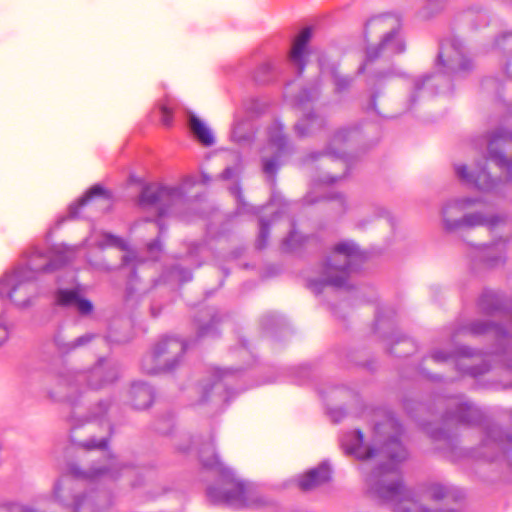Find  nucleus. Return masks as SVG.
I'll return each instance as SVG.
<instances>
[{
	"instance_id": "f257e3e1",
	"label": "nucleus",
	"mask_w": 512,
	"mask_h": 512,
	"mask_svg": "<svg viewBox=\"0 0 512 512\" xmlns=\"http://www.w3.org/2000/svg\"><path fill=\"white\" fill-rule=\"evenodd\" d=\"M403 432L401 424L392 415L375 426V440L385 439L380 448L366 447L363 434L354 430L343 434L340 444L346 454L366 461L362 470L368 469L369 462L377 466L367 476L371 492L385 502L394 503L395 512H455L464 499L461 489L432 482L421 494L406 490L402 485L399 464L407 458V450L400 442Z\"/></svg>"
},
{
	"instance_id": "f03ea898",
	"label": "nucleus",
	"mask_w": 512,
	"mask_h": 512,
	"mask_svg": "<svg viewBox=\"0 0 512 512\" xmlns=\"http://www.w3.org/2000/svg\"><path fill=\"white\" fill-rule=\"evenodd\" d=\"M77 253L75 247L59 245L46 253L34 249L22 265L0 278V304L9 300L15 306L26 307L35 293L34 280L40 273H50L72 261Z\"/></svg>"
},
{
	"instance_id": "7ed1b4c3",
	"label": "nucleus",
	"mask_w": 512,
	"mask_h": 512,
	"mask_svg": "<svg viewBox=\"0 0 512 512\" xmlns=\"http://www.w3.org/2000/svg\"><path fill=\"white\" fill-rule=\"evenodd\" d=\"M197 451L202 465L205 468L215 470L221 477L224 488L210 486L207 496L213 503H222L231 507H245L248 505V490L242 481H239L233 471L226 467L215 453L212 440L198 443Z\"/></svg>"
},
{
	"instance_id": "20e7f679",
	"label": "nucleus",
	"mask_w": 512,
	"mask_h": 512,
	"mask_svg": "<svg viewBox=\"0 0 512 512\" xmlns=\"http://www.w3.org/2000/svg\"><path fill=\"white\" fill-rule=\"evenodd\" d=\"M439 74L425 75L414 82V94L410 101L415 102V94L437 93L435 86L438 85L444 77H458L472 69V62L466 58L461 41L456 38L444 40L440 44L439 53L435 64Z\"/></svg>"
},
{
	"instance_id": "39448f33",
	"label": "nucleus",
	"mask_w": 512,
	"mask_h": 512,
	"mask_svg": "<svg viewBox=\"0 0 512 512\" xmlns=\"http://www.w3.org/2000/svg\"><path fill=\"white\" fill-rule=\"evenodd\" d=\"M185 192L183 185H163L152 183L146 185L139 198L140 207L152 212L160 233L163 231L161 219L169 216H180V210L185 206ZM148 220H151L150 218Z\"/></svg>"
},
{
	"instance_id": "423d86ee",
	"label": "nucleus",
	"mask_w": 512,
	"mask_h": 512,
	"mask_svg": "<svg viewBox=\"0 0 512 512\" xmlns=\"http://www.w3.org/2000/svg\"><path fill=\"white\" fill-rule=\"evenodd\" d=\"M364 259V253L355 242L345 240L338 243L325 262L321 284L347 287L349 276L358 271Z\"/></svg>"
},
{
	"instance_id": "0eeeda50",
	"label": "nucleus",
	"mask_w": 512,
	"mask_h": 512,
	"mask_svg": "<svg viewBox=\"0 0 512 512\" xmlns=\"http://www.w3.org/2000/svg\"><path fill=\"white\" fill-rule=\"evenodd\" d=\"M367 29L374 28L383 31L380 43L375 47H368L364 63L358 72L364 73L368 65L379 57H390L405 50V43L400 33L401 20L395 14H383L371 18L367 22Z\"/></svg>"
},
{
	"instance_id": "6e6552de",
	"label": "nucleus",
	"mask_w": 512,
	"mask_h": 512,
	"mask_svg": "<svg viewBox=\"0 0 512 512\" xmlns=\"http://www.w3.org/2000/svg\"><path fill=\"white\" fill-rule=\"evenodd\" d=\"M118 376V370L110 361L100 359L99 362L89 371L68 372L62 376L59 382V391L63 394L61 399L74 403L73 393L85 382L91 389H99L108 383L113 382Z\"/></svg>"
},
{
	"instance_id": "1a4fd4ad",
	"label": "nucleus",
	"mask_w": 512,
	"mask_h": 512,
	"mask_svg": "<svg viewBox=\"0 0 512 512\" xmlns=\"http://www.w3.org/2000/svg\"><path fill=\"white\" fill-rule=\"evenodd\" d=\"M476 201V199L464 197L447 202L442 209L443 224L445 229L452 231L461 227L472 228L476 226H486L490 230H494L504 223V219L502 217H487L480 212L466 214L462 218L456 217L465 209L473 206Z\"/></svg>"
},
{
	"instance_id": "9d476101",
	"label": "nucleus",
	"mask_w": 512,
	"mask_h": 512,
	"mask_svg": "<svg viewBox=\"0 0 512 512\" xmlns=\"http://www.w3.org/2000/svg\"><path fill=\"white\" fill-rule=\"evenodd\" d=\"M188 344L174 337H163L154 346L150 355L142 362L143 370L148 374L170 372L179 364Z\"/></svg>"
},
{
	"instance_id": "9b49d317",
	"label": "nucleus",
	"mask_w": 512,
	"mask_h": 512,
	"mask_svg": "<svg viewBox=\"0 0 512 512\" xmlns=\"http://www.w3.org/2000/svg\"><path fill=\"white\" fill-rule=\"evenodd\" d=\"M478 306L487 315H498L511 320L508 327L489 324L482 321L473 322L468 331L474 335L492 333L497 338L512 336V312L504 305L501 297L493 291H484L479 298Z\"/></svg>"
},
{
	"instance_id": "f8f14e48",
	"label": "nucleus",
	"mask_w": 512,
	"mask_h": 512,
	"mask_svg": "<svg viewBox=\"0 0 512 512\" xmlns=\"http://www.w3.org/2000/svg\"><path fill=\"white\" fill-rule=\"evenodd\" d=\"M210 373L211 379L200 387L201 397L198 403L210 401L220 406L232 397L231 386L238 379V370L213 368Z\"/></svg>"
},
{
	"instance_id": "ddd939ff",
	"label": "nucleus",
	"mask_w": 512,
	"mask_h": 512,
	"mask_svg": "<svg viewBox=\"0 0 512 512\" xmlns=\"http://www.w3.org/2000/svg\"><path fill=\"white\" fill-rule=\"evenodd\" d=\"M264 152L271 153L262 157V169L273 185L276 173L282 164V158L289 153L288 141L283 134V125L278 121L268 128V144Z\"/></svg>"
},
{
	"instance_id": "4468645a",
	"label": "nucleus",
	"mask_w": 512,
	"mask_h": 512,
	"mask_svg": "<svg viewBox=\"0 0 512 512\" xmlns=\"http://www.w3.org/2000/svg\"><path fill=\"white\" fill-rule=\"evenodd\" d=\"M486 142L488 158L506 172L507 181L512 180V133L499 129Z\"/></svg>"
},
{
	"instance_id": "2eb2a0df",
	"label": "nucleus",
	"mask_w": 512,
	"mask_h": 512,
	"mask_svg": "<svg viewBox=\"0 0 512 512\" xmlns=\"http://www.w3.org/2000/svg\"><path fill=\"white\" fill-rule=\"evenodd\" d=\"M510 447H512V429L503 430L496 424H490L484 428V436L479 448L481 451L477 456L492 461Z\"/></svg>"
},
{
	"instance_id": "dca6fc26",
	"label": "nucleus",
	"mask_w": 512,
	"mask_h": 512,
	"mask_svg": "<svg viewBox=\"0 0 512 512\" xmlns=\"http://www.w3.org/2000/svg\"><path fill=\"white\" fill-rule=\"evenodd\" d=\"M448 411L443 415L444 421H455L460 424L475 426L483 420L482 411L467 402L463 397H453L447 400Z\"/></svg>"
},
{
	"instance_id": "f3484780",
	"label": "nucleus",
	"mask_w": 512,
	"mask_h": 512,
	"mask_svg": "<svg viewBox=\"0 0 512 512\" xmlns=\"http://www.w3.org/2000/svg\"><path fill=\"white\" fill-rule=\"evenodd\" d=\"M457 177L466 185L484 192H493L497 189L498 181L491 178L484 168L476 171H469L464 164L455 165Z\"/></svg>"
},
{
	"instance_id": "a211bd4d",
	"label": "nucleus",
	"mask_w": 512,
	"mask_h": 512,
	"mask_svg": "<svg viewBox=\"0 0 512 512\" xmlns=\"http://www.w3.org/2000/svg\"><path fill=\"white\" fill-rule=\"evenodd\" d=\"M107 462V465L93 467L87 472H83L79 467L73 465L70 468V473L76 479H83L90 482L101 479H116L119 476V463L116 458L109 453H107Z\"/></svg>"
},
{
	"instance_id": "6ab92c4d",
	"label": "nucleus",
	"mask_w": 512,
	"mask_h": 512,
	"mask_svg": "<svg viewBox=\"0 0 512 512\" xmlns=\"http://www.w3.org/2000/svg\"><path fill=\"white\" fill-rule=\"evenodd\" d=\"M312 37L310 27L303 28L295 37L289 53V62L297 68L298 74H302L306 67V60L310 53L308 44Z\"/></svg>"
},
{
	"instance_id": "aec40b11",
	"label": "nucleus",
	"mask_w": 512,
	"mask_h": 512,
	"mask_svg": "<svg viewBox=\"0 0 512 512\" xmlns=\"http://www.w3.org/2000/svg\"><path fill=\"white\" fill-rule=\"evenodd\" d=\"M87 241L101 249L106 247H115L122 251H126L127 253L123 256V262L125 265L130 264L135 259V254L133 251L129 250L128 243L123 238L114 234L93 230Z\"/></svg>"
},
{
	"instance_id": "412c9836",
	"label": "nucleus",
	"mask_w": 512,
	"mask_h": 512,
	"mask_svg": "<svg viewBox=\"0 0 512 512\" xmlns=\"http://www.w3.org/2000/svg\"><path fill=\"white\" fill-rule=\"evenodd\" d=\"M331 478V469L326 462L321 463L316 468L309 470L298 479V486L303 491L311 490Z\"/></svg>"
},
{
	"instance_id": "4be33fe9",
	"label": "nucleus",
	"mask_w": 512,
	"mask_h": 512,
	"mask_svg": "<svg viewBox=\"0 0 512 512\" xmlns=\"http://www.w3.org/2000/svg\"><path fill=\"white\" fill-rule=\"evenodd\" d=\"M56 300L59 305L75 307L82 315H88L93 311V304L82 298L75 290L60 289L57 292Z\"/></svg>"
},
{
	"instance_id": "5701e85b",
	"label": "nucleus",
	"mask_w": 512,
	"mask_h": 512,
	"mask_svg": "<svg viewBox=\"0 0 512 512\" xmlns=\"http://www.w3.org/2000/svg\"><path fill=\"white\" fill-rule=\"evenodd\" d=\"M99 198L108 200V196H105V190L100 185H95L91 187L77 203H73L69 206L68 217H80V209L95 205Z\"/></svg>"
},
{
	"instance_id": "b1692460",
	"label": "nucleus",
	"mask_w": 512,
	"mask_h": 512,
	"mask_svg": "<svg viewBox=\"0 0 512 512\" xmlns=\"http://www.w3.org/2000/svg\"><path fill=\"white\" fill-rule=\"evenodd\" d=\"M481 256L489 267L497 266L505 261V241H497L490 245H483Z\"/></svg>"
},
{
	"instance_id": "393cba45",
	"label": "nucleus",
	"mask_w": 512,
	"mask_h": 512,
	"mask_svg": "<svg viewBox=\"0 0 512 512\" xmlns=\"http://www.w3.org/2000/svg\"><path fill=\"white\" fill-rule=\"evenodd\" d=\"M131 394L134 397L133 405L136 409H146L154 400L153 388L143 382L133 384Z\"/></svg>"
},
{
	"instance_id": "a878e982",
	"label": "nucleus",
	"mask_w": 512,
	"mask_h": 512,
	"mask_svg": "<svg viewBox=\"0 0 512 512\" xmlns=\"http://www.w3.org/2000/svg\"><path fill=\"white\" fill-rule=\"evenodd\" d=\"M189 128L195 138L204 146H211L215 139L208 126L194 114L189 115Z\"/></svg>"
},
{
	"instance_id": "bb28decb",
	"label": "nucleus",
	"mask_w": 512,
	"mask_h": 512,
	"mask_svg": "<svg viewBox=\"0 0 512 512\" xmlns=\"http://www.w3.org/2000/svg\"><path fill=\"white\" fill-rule=\"evenodd\" d=\"M255 136L253 124L250 120H235L231 137L238 144L250 143Z\"/></svg>"
},
{
	"instance_id": "cd10ccee",
	"label": "nucleus",
	"mask_w": 512,
	"mask_h": 512,
	"mask_svg": "<svg viewBox=\"0 0 512 512\" xmlns=\"http://www.w3.org/2000/svg\"><path fill=\"white\" fill-rule=\"evenodd\" d=\"M323 125V120L314 113H307L295 125V131L298 136L305 137L316 130L320 129Z\"/></svg>"
},
{
	"instance_id": "c85d7f7f",
	"label": "nucleus",
	"mask_w": 512,
	"mask_h": 512,
	"mask_svg": "<svg viewBox=\"0 0 512 512\" xmlns=\"http://www.w3.org/2000/svg\"><path fill=\"white\" fill-rule=\"evenodd\" d=\"M349 133H350L349 129H342V130L338 131L334 135V137L332 139V142H331V145L325 151L324 156H327L330 159L340 160L342 162V164L344 166H346L347 165V160H346L345 155L343 153H339V152H336L335 150H333L332 146L335 145V144L342 143L343 141H345L347 139V136H348Z\"/></svg>"
},
{
	"instance_id": "c756f323",
	"label": "nucleus",
	"mask_w": 512,
	"mask_h": 512,
	"mask_svg": "<svg viewBox=\"0 0 512 512\" xmlns=\"http://www.w3.org/2000/svg\"><path fill=\"white\" fill-rule=\"evenodd\" d=\"M230 193L235 196L237 202V210L239 213H251V214H259L263 207H254L250 206L244 202L242 191L239 183H236L229 187Z\"/></svg>"
},
{
	"instance_id": "7c9ffc66",
	"label": "nucleus",
	"mask_w": 512,
	"mask_h": 512,
	"mask_svg": "<svg viewBox=\"0 0 512 512\" xmlns=\"http://www.w3.org/2000/svg\"><path fill=\"white\" fill-rule=\"evenodd\" d=\"M73 512H97L96 502L92 495H84L75 499Z\"/></svg>"
},
{
	"instance_id": "2f4dec72",
	"label": "nucleus",
	"mask_w": 512,
	"mask_h": 512,
	"mask_svg": "<svg viewBox=\"0 0 512 512\" xmlns=\"http://www.w3.org/2000/svg\"><path fill=\"white\" fill-rule=\"evenodd\" d=\"M94 337H95L94 334L87 333V334H85L83 336H80V337L76 338L74 341L69 342V343H62L61 340H60V337H56L55 342H56L57 346L60 349H62L64 352H69V351H72V350L76 349L77 347L86 345Z\"/></svg>"
},
{
	"instance_id": "473e14b6",
	"label": "nucleus",
	"mask_w": 512,
	"mask_h": 512,
	"mask_svg": "<svg viewBox=\"0 0 512 512\" xmlns=\"http://www.w3.org/2000/svg\"><path fill=\"white\" fill-rule=\"evenodd\" d=\"M329 73L335 85L336 92H342L346 90L352 83L351 78L339 74L337 66L335 65L331 67Z\"/></svg>"
},
{
	"instance_id": "72a5a7b5",
	"label": "nucleus",
	"mask_w": 512,
	"mask_h": 512,
	"mask_svg": "<svg viewBox=\"0 0 512 512\" xmlns=\"http://www.w3.org/2000/svg\"><path fill=\"white\" fill-rule=\"evenodd\" d=\"M319 95L318 87H312L309 89H303L299 96L295 99V105L298 108H304L309 102L316 99Z\"/></svg>"
},
{
	"instance_id": "f704fd0d",
	"label": "nucleus",
	"mask_w": 512,
	"mask_h": 512,
	"mask_svg": "<svg viewBox=\"0 0 512 512\" xmlns=\"http://www.w3.org/2000/svg\"><path fill=\"white\" fill-rule=\"evenodd\" d=\"M218 322H219V318L216 316H213L210 319L209 323H207L205 325H200L199 330H198V337L203 338V337L217 336L218 335V329H217Z\"/></svg>"
},
{
	"instance_id": "c9c22d12",
	"label": "nucleus",
	"mask_w": 512,
	"mask_h": 512,
	"mask_svg": "<svg viewBox=\"0 0 512 512\" xmlns=\"http://www.w3.org/2000/svg\"><path fill=\"white\" fill-rule=\"evenodd\" d=\"M270 225V220H266L263 218L260 219L259 235L256 241V246L258 249H263L266 247L269 238Z\"/></svg>"
},
{
	"instance_id": "e433bc0d",
	"label": "nucleus",
	"mask_w": 512,
	"mask_h": 512,
	"mask_svg": "<svg viewBox=\"0 0 512 512\" xmlns=\"http://www.w3.org/2000/svg\"><path fill=\"white\" fill-rule=\"evenodd\" d=\"M303 241L302 236L293 227L287 238L284 239L282 247L285 251H293Z\"/></svg>"
},
{
	"instance_id": "4c0bfd02",
	"label": "nucleus",
	"mask_w": 512,
	"mask_h": 512,
	"mask_svg": "<svg viewBox=\"0 0 512 512\" xmlns=\"http://www.w3.org/2000/svg\"><path fill=\"white\" fill-rule=\"evenodd\" d=\"M242 165H241V159L239 156H237V163L232 167H226L225 170L221 174V178L223 180H232L238 178L239 174L241 173Z\"/></svg>"
},
{
	"instance_id": "58836bf2",
	"label": "nucleus",
	"mask_w": 512,
	"mask_h": 512,
	"mask_svg": "<svg viewBox=\"0 0 512 512\" xmlns=\"http://www.w3.org/2000/svg\"><path fill=\"white\" fill-rule=\"evenodd\" d=\"M170 276L181 283L188 282L192 279L191 271L180 267H173L170 271Z\"/></svg>"
},
{
	"instance_id": "ea45409f",
	"label": "nucleus",
	"mask_w": 512,
	"mask_h": 512,
	"mask_svg": "<svg viewBox=\"0 0 512 512\" xmlns=\"http://www.w3.org/2000/svg\"><path fill=\"white\" fill-rule=\"evenodd\" d=\"M496 47L506 54H512V32L502 35L496 40Z\"/></svg>"
},
{
	"instance_id": "a19ab883",
	"label": "nucleus",
	"mask_w": 512,
	"mask_h": 512,
	"mask_svg": "<svg viewBox=\"0 0 512 512\" xmlns=\"http://www.w3.org/2000/svg\"><path fill=\"white\" fill-rule=\"evenodd\" d=\"M81 446L87 450L91 449H99L105 450L107 447V439L103 438L101 440H97L96 438H91L88 441L81 443Z\"/></svg>"
},
{
	"instance_id": "79ce46f5",
	"label": "nucleus",
	"mask_w": 512,
	"mask_h": 512,
	"mask_svg": "<svg viewBox=\"0 0 512 512\" xmlns=\"http://www.w3.org/2000/svg\"><path fill=\"white\" fill-rule=\"evenodd\" d=\"M97 409H98V412L93 414V416H92L93 419L94 420H99L101 422V424L105 423L107 428H108V430L111 432L112 427H111L109 421L103 419L104 415L107 413L108 405L106 403H100L98 405Z\"/></svg>"
},
{
	"instance_id": "37998d69",
	"label": "nucleus",
	"mask_w": 512,
	"mask_h": 512,
	"mask_svg": "<svg viewBox=\"0 0 512 512\" xmlns=\"http://www.w3.org/2000/svg\"><path fill=\"white\" fill-rule=\"evenodd\" d=\"M0 512H36L28 506L19 503H12L7 506L1 507Z\"/></svg>"
},
{
	"instance_id": "c03bdc74",
	"label": "nucleus",
	"mask_w": 512,
	"mask_h": 512,
	"mask_svg": "<svg viewBox=\"0 0 512 512\" xmlns=\"http://www.w3.org/2000/svg\"><path fill=\"white\" fill-rule=\"evenodd\" d=\"M274 205H279L282 208L280 210L274 212L273 219H272L273 221L276 218H278L280 214L285 213V208H287L289 206V204L282 203V201H281L279 196L273 195L272 198H271L270 203L268 204V207H272Z\"/></svg>"
},
{
	"instance_id": "a18cd8bd",
	"label": "nucleus",
	"mask_w": 512,
	"mask_h": 512,
	"mask_svg": "<svg viewBox=\"0 0 512 512\" xmlns=\"http://www.w3.org/2000/svg\"><path fill=\"white\" fill-rule=\"evenodd\" d=\"M162 113V122L164 125L169 126L172 123V109L167 104L160 107Z\"/></svg>"
},
{
	"instance_id": "49530a36",
	"label": "nucleus",
	"mask_w": 512,
	"mask_h": 512,
	"mask_svg": "<svg viewBox=\"0 0 512 512\" xmlns=\"http://www.w3.org/2000/svg\"><path fill=\"white\" fill-rule=\"evenodd\" d=\"M272 69H273V67H272L271 63L266 62V63L262 64V65L259 67V69H258V71H257V73H256V75H255V79H256V81H258V82H260V83H265V82H267L269 79H268V78H266V77H262V76H260V73H262V72H263V73L270 72Z\"/></svg>"
},
{
	"instance_id": "de8ad7c7",
	"label": "nucleus",
	"mask_w": 512,
	"mask_h": 512,
	"mask_svg": "<svg viewBox=\"0 0 512 512\" xmlns=\"http://www.w3.org/2000/svg\"><path fill=\"white\" fill-rule=\"evenodd\" d=\"M149 254L151 255V259L156 260L158 258L159 253L161 252V243L160 240L157 239L150 243L147 247Z\"/></svg>"
},
{
	"instance_id": "09e8293b",
	"label": "nucleus",
	"mask_w": 512,
	"mask_h": 512,
	"mask_svg": "<svg viewBox=\"0 0 512 512\" xmlns=\"http://www.w3.org/2000/svg\"><path fill=\"white\" fill-rule=\"evenodd\" d=\"M9 338L8 327L2 317H0V346L3 345Z\"/></svg>"
},
{
	"instance_id": "8fccbe9b",
	"label": "nucleus",
	"mask_w": 512,
	"mask_h": 512,
	"mask_svg": "<svg viewBox=\"0 0 512 512\" xmlns=\"http://www.w3.org/2000/svg\"><path fill=\"white\" fill-rule=\"evenodd\" d=\"M451 356L442 352V351H434L432 354H431V358L435 361V362H444L446 360H448Z\"/></svg>"
},
{
	"instance_id": "3c124183",
	"label": "nucleus",
	"mask_w": 512,
	"mask_h": 512,
	"mask_svg": "<svg viewBox=\"0 0 512 512\" xmlns=\"http://www.w3.org/2000/svg\"><path fill=\"white\" fill-rule=\"evenodd\" d=\"M329 414L334 422L340 421L345 415L344 410L341 408L331 409L329 410Z\"/></svg>"
},
{
	"instance_id": "603ef678",
	"label": "nucleus",
	"mask_w": 512,
	"mask_h": 512,
	"mask_svg": "<svg viewBox=\"0 0 512 512\" xmlns=\"http://www.w3.org/2000/svg\"><path fill=\"white\" fill-rule=\"evenodd\" d=\"M66 482L65 478L59 480L54 486V496L57 499H61L62 485Z\"/></svg>"
},
{
	"instance_id": "864d4df0",
	"label": "nucleus",
	"mask_w": 512,
	"mask_h": 512,
	"mask_svg": "<svg viewBox=\"0 0 512 512\" xmlns=\"http://www.w3.org/2000/svg\"><path fill=\"white\" fill-rule=\"evenodd\" d=\"M457 353L463 357H472L475 355V351L469 347H460Z\"/></svg>"
},
{
	"instance_id": "5fc2aeb1",
	"label": "nucleus",
	"mask_w": 512,
	"mask_h": 512,
	"mask_svg": "<svg viewBox=\"0 0 512 512\" xmlns=\"http://www.w3.org/2000/svg\"><path fill=\"white\" fill-rule=\"evenodd\" d=\"M338 181V178L332 177L330 175L325 176L324 178L320 179V182L323 184H334Z\"/></svg>"
},
{
	"instance_id": "6e6d98bb",
	"label": "nucleus",
	"mask_w": 512,
	"mask_h": 512,
	"mask_svg": "<svg viewBox=\"0 0 512 512\" xmlns=\"http://www.w3.org/2000/svg\"><path fill=\"white\" fill-rule=\"evenodd\" d=\"M392 74L391 71H388V72H377L374 77L377 79V80H382V79H386L388 78L390 75Z\"/></svg>"
},
{
	"instance_id": "4d7b16f0",
	"label": "nucleus",
	"mask_w": 512,
	"mask_h": 512,
	"mask_svg": "<svg viewBox=\"0 0 512 512\" xmlns=\"http://www.w3.org/2000/svg\"><path fill=\"white\" fill-rule=\"evenodd\" d=\"M203 248H204V246H202V245H195V246L193 247V249H191V250H190V252H189V255H188V256H189V257H191L194 253H197V252H199V251H202V250H203Z\"/></svg>"
},
{
	"instance_id": "13d9d810",
	"label": "nucleus",
	"mask_w": 512,
	"mask_h": 512,
	"mask_svg": "<svg viewBox=\"0 0 512 512\" xmlns=\"http://www.w3.org/2000/svg\"><path fill=\"white\" fill-rule=\"evenodd\" d=\"M428 5H435L436 7H441L443 4V0H425Z\"/></svg>"
},
{
	"instance_id": "bf43d9fd",
	"label": "nucleus",
	"mask_w": 512,
	"mask_h": 512,
	"mask_svg": "<svg viewBox=\"0 0 512 512\" xmlns=\"http://www.w3.org/2000/svg\"><path fill=\"white\" fill-rule=\"evenodd\" d=\"M320 70H321V74L322 75H325L328 72L327 69L325 68L324 63L322 62V60H320Z\"/></svg>"
},
{
	"instance_id": "052dcab7",
	"label": "nucleus",
	"mask_w": 512,
	"mask_h": 512,
	"mask_svg": "<svg viewBox=\"0 0 512 512\" xmlns=\"http://www.w3.org/2000/svg\"><path fill=\"white\" fill-rule=\"evenodd\" d=\"M202 178H203V183H205V184L210 181V178L205 173H202Z\"/></svg>"
},
{
	"instance_id": "680f3d73",
	"label": "nucleus",
	"mask_w": 512,
	"mask_h": 512,
	"mask_svg": "<svg viewBox=\"0 0 512 512\" xmlns=\"http://www.w3.org/2000/svg\"><path fill=\"white\" fill-rule=\"evenodd\" d=\"M320 154H312L310 155L311 160H317Z\"/></svg>"
},
{
	"instance_id": "e2e57ef3",
	"label": "nucleus",
	"mask_w": 512,
	"mask_h": 512,
	"mask_svg": "<svg viewBox=\"0 0 512 512\" xmlns=\"http://www.w3.org/2000/svg\"><path fill=\"white\" fill-rule=\"evenodd\" d=\"M183 452H189L191 450L190 447H186V448H180Z\"/></svg>"
},
{
	"instance_id": "0e129e2a",
	"label": "nucleus",
	"mask_w": 512,
	"mask_h": 512,
	"mask_svg": "<svg viewBox=\"0 0 512 512\" xmlns=\"http://www.w3.org/2000/svg\"><path fill=\"white\" fill-rule=\"evenodd\" d=\"M467 372L474 374L475 372L473 370H468Z\"/></svg>"
}]
</instances>
